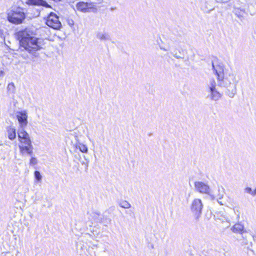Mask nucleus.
Here are the masks:
<instances>
[{
    "label": "nucleus",
    "mask_w": 256,
    "mask_h": 256,
    "mask_svg": "<svg viewBox=\"0 0 256 256\" xmlns=\"http://www.w3.org/2000/svg\"><path fill=\"white\" fill-rule=\"evenodd\" d=\"M33 35L34 32L28 28L18 32L20 46L29 53L34 54L36 51L42 48L44 44L42 38L35 37Z\"/></svg>",
    "instance_id": "nucleus-1"
},
{
    "label": "nucleus",
    "mask_w": 256,
    "mask_h": 256,
    "mask_svg": "<svg viewBox=\"0 0 256 256\" xmlns=\"http://www.w3.org/2000/svg\"><path fill=\"white\" fill-rule=\"evenodd\" d=\"M218 80L220 86L226 88V94L230 98H233L236 93V84L238 82L236 76L233 74H230L226 78L224 76V78Z\"/></svg>",
    "instance_id": "nucleus-2"
},
{
    "label": "nucleus",
    "mask_w": 256,
    "mask_h": 256,
    "mask_svg": "<svg viewBox=\"0 0 256 256\" xmlns=\"http://www.w3.org/2000/svg\"><path fill=\"white\" fill-rule=\"evenodd\" d=\"M24 18V13L21 8H18L10 10L8 14V20L10 22L14 24L22 23Z\"/></svg>",
    "instance_id": "nucleus-3"
},
{
    "label": "nucleus",
    "mask_w": 256,
    "mask_h": 256,
    "mask_svg": "<svg viewBox=\"0 0 256 256\" xmlns=\"http://www.w3.org/2000/svg\"><path fill=\"white\" fill-rule=\"evenodd\" d=\"M216 83L214 80H211L206 86L208 92V96L212 100H217L221 97V94L216 88Z\"/></svg>",
    "instance_id": "nucleus-4"
},
{
    "label": "nucleus",
    "mask_w": 256,
    "mask_h": 256,
    "mask_svg": "<svg viewBox=\"0 0 256 256\" xmlns=\"http://www.w3.org/2000/svg\"><path fill=\"white\" fill-rule=\"evenodd\" d=\"M16 116L18 121L20 128H25L28 124L27 110H23L16 112Z\"/></svg>",
    "instance_id": "nucleus-5"
},
{
    "label": "nucleus",
    "mask_w": 256,
    "mask_h": 256,
    "mask_svg": "<svg viewBox=\"0 0 256 256\" xmlns=\"http://www.w3.org/2000/svg\"><path fill=\"white\" fill-rule=\"evenodd\" d=\"M46 23L48 26L55 30L60 29L62 26L58 16L53 12L48 16Z\"/></svg>",
    "instance_id": "nucleus-6"
},
{
    "label": "nucleus",
    "mask_w": 256,
    "mask_h": 256,
    "mask_svg": "<svg viewBox=\"0 0 256 256\" xmlns=\"http://www.w3.org/2000/svg\"><path fill=\"white\" fill-rule=\"evenodd\" d=\"M202 206V200L199 198L194 199L192 202L191 210L197 219L201 214Z\"/></svg>",
    "instance_id": "nucleus-7"
},
{
    "label": "nucleus",
    "mask_w": 256,
    "mask_h": 256,
    "mask_svg": "<svg viewBox=\"0 0 256 256\" xmlns=\"http://www.w3.org/2000/svg\"><path fill=\"white\" fill-rule=\"evenodd\" d=\"M194 187L196 191L202 194H208L211 196L214 197V194L210 192V190L208 185L202 182H196Z\"/></svg>",
    "instance_id": "nucleus-8"
},
{
    "label": "nucleus",
    "mask_w": 256,
    "mask_h": 256,
    "mask_svg": "<svg viewBox=\"0 0 256 256\" xmlns=\"http://www.w3.org/2000/svg\"><path fill=\"white\" fill-rule=\"evenodd\" d=\"M76 9L82 12H89L92 9V4L84 2H80L76 4Z\"/></svg>",
    "instance_id": "nucleus-9"
},
{
    "label": "nucleus",
    "mask_w": 256,
    "mask_h": 256,
    "mask_svg": "<svg viewBox=\"0 0 256 256\" xmlns=\"http://www.w3.org/2000/svg\"><path fill=\"white\" fill-rule=\"evenodd\" d=\"M212 69L215 74L218 76V80H220L221 78H224V66L220 63H212Z\"/></svg>",
    "instance_id": "nucleus-10"
},
{
    "label": "nucleus",
    "mask_w": 256,
    "mask_h": 256,
    "mask_svg": "<svg viewBox=\"0 0 256 256\" xmlns=\"http://www.w3.org/2000/svg\"><path fill=\"white\" fill-rule=\"evenodd\" d=\"M20 152L22 155L28 154L32 155L33 152V146L32 144L19 145Z\"/></svg>",
    "instance_id": "nucleus-11"
},
{
    "label": "nucleus",
    "mask_w": 256,
    "mask_h": 256,
    "mask_svg": "<svg viewBox=\"0 0 256 256\" xmlns=\"http://www.w3.org/2000/svg\"><path fill=\"white\" fill-rule=\"evenodd\" d=\"M231 230L235 234H242L246 232L243 224L241 222L235 224L231 228Z\"/></svg>",
    "instance_id": "nucleus-12"
},
{
    "label": "nucleus",
    "mask_w": 256,
    "mask_h": 256,
    "mask_svg": "<svg viewBox=\"0 0 256 256\" xmlns=\"http://www.w3.org/2000/svg\"><path fill=\"white\" fill-rule=\"evenodd\" d=\"M27 4L32 6H42L46 8L50 7V6L43 0H28Z\"/></svg>",
    "instance_id": "nucleus-13"
},
{
    "label": "nucleus",
    "mask_w": 256,
    "mask_h": 256,
    "mask_svg": "<svg viewBox=\"0 0 256 256\" xmlns=\"http://www.w3.org/2000/svg\"><path fill=\"white\" fill-rule=\"evenodd\" d=\"M6 132L8 138L13 140L16 138V132L15 128L12 126H8L6 128Z\"/></svg>",
    "instance_id": "nucleus-14"
},
{
    "label": "nucleus",
    "mask_w": 256,
    "mask_h": 256,
    "mask_svg": "<svg viewBox=\"0 0 256 256\" xmlns=\"http://www.w3.org/2000/svg\"><path fill=\"white\" fill-rule=\"evenodd\" d=\"M76 146V148H78L82 153H87L88 152V146L78 140H77Z\"/></svg>",
    "instance_id": "nucleus-15"
},
{
    "label": "nucleus",
    "mask_w": 256,
    "mask_h": 256,
    "mask_svg": "<svg viewBox=\"0 0 256 256\" xmlns=\"http://www.w3.org/2000/svg\"><path fill=\"white\" fill-rule=\"evenodd\" d=\"M18 140L20 139H26V138L29 137L28 134L24 130V128H20L18 130Z\"/></svg>",
    "instance_id": "nucleus-16"
},
{
    "label": "nucleus",
    "mask_w": 256,
    "mask_h": 256,
    "mask_svg": "<svg viewBox=\"0 0 256 256\" xmlns=\"http://www.w3.org/2000/svg\"><path fill=\"white\" fill-rule=\"evenodd\" d=\"M220 188L223 190V188L222 187H220V186H218V190L219 192V193L217 194V195H215L214 194V196H212V198H214L216 197H218V202L220 204V205H224L225 204H224L222 200H221V199L224 196V192L223 190H222V193H220Z\"/></svg>",
    "instance_id": "nucleus-17"
},
{
    "label": "nucleus",
    "mask_w": 256,
    "mask_h": 256,
    "mask_svg": "<svg viewBox=\"0 0 256 256\" xmlns=\"http://www.w3.org/2000/svg\"><path fill=\"white\" fill-rule=\"evenodd\" d=\"M96 37L98 38L100 40H110V35L106 32H98L97 35Z\"/></svg>",
    "instance_id": "nucleus-18"
},
{
    "label": "nucleus",
    "mask_w": 256,
    "mask_h": 256,
    "mask_svg": "<svg viewBox=\"0 0 256 256\" xmlns=\"http://www.w3.org/2000/svg\"><path fill=\"white\" fill-rule=\"evenodd\" d=\"M8 92L9 94H14L16 92V86L14 82H12L7 86Z\"/></svg>",
    "instance_id": "nucleus-19"
},
{
    "label": "nucleus",
    "mask_w": 256,
    "mask_h": 256,
    "mask_svg": "<svg viewBox=\"0 0 256 256\" xmlns=\"http://www.w3.org/2000/svg\"><path fill=\"white\" fill-rule=\"evenodd\" d=\"M28 188L24 186H20L17 189L18 193L25 194L28 192Z\"/></svg>",
    "instance_id": "nucleus-20"
},
{
    "label": "nucleus",
    "mask_w": 256,
    "mask_h": 256,
    "mask_svg": "<svg viewBox=\"0 0 256 256\" xmlns=\"http://www.w3.org/2000/svg\"><path fill=\"white\" fill-rule=\"evenodd\" d=\"M118 205L121 208H129L131 207V204L126 200H122L120 202Z\"/></svg>",
    "instance_id": "nucleus-21"
},
{
    "label": "nucleus",
    "mask_w": 256,
    "mask_h": 256,
    "mask_svg": "<svg viewBox=\"0 0 256 256\" xmlns=\"http://www.w3.org/2000/svg\"><path fill=\"white\" fill-rule=\"evenodd\" d=\"M20 142V144L28 145L32 144V141L30 139V136L26 138V139L22 138L18 140Z\"/></svg>",
    "instance_id": "nucleus-22"
},
{
    "label": "nucleus",
    "mask_w": 256,
    "mask_h": 256,
    "mask_svg": "<svg viewBox=\"0 0 256 256\" xmlns=\"http://www.w3.org/2000/svg\"><path fill=\"white\" fill-rule=\"evenodd\" d=\"M34 177L38 182H41L42 180V176L39 171L34 172Z\"/></svg>",
    "instance_id": "nucleus-23"
},
{
    "label": "nucleus",
    "mask_w": 256,
    "mask_h": 256,
    "mask_svg": "<svg viewBox=\"0 0 256 256\" xmlns=\"http://www.w3.org/2000/svg\"><path fill=\"white\" fill-rule=\"evenodd\" d=\"M252 189L248 186H246L244 188V192L246 194H250L252 196Z\"/></svg>",
    "instance_id": "nucleus-24"
},
{
    "label": "nucleus",
    "mask_w": 256,
    "mask_h": 256,
    "mask_svg": "<svg viewBox=\"0 0 256 256\" xmlns=\"http://www.w3.org/2000/svg\"><path fill=\"white\" fill-rule=\"evenodd\" d=\"M37 163H38L37 159L35 157H32L30 160V164L35 165Z\"/></svg>",
    "instance_id": "nucleus-25"
},
{
    "label": "nucleus",
    "mask_w": 256,
    "mask_h": 256,
    "mask_svg": "<svg viewBox=\"0 0 256 256\" xmlns=\"http://www.w3.org/2000/svg\"><path fill=\"white\" fill-rule=\"evenodd\" d=\"M172 55L176 58H183L182 57L180 56L179 54H178V52H172Z\"/></svg>",
    "instance_id": "nucleus-26"
},
{
    "label": "nucleus",
    "mask_w": 256,
    "mask_h": 256,
    "mask_svg": "<svg viewBox=\"0 0 256 256\" xmlns=\"http://www.w3.org/2000/svg\"><path fill=\"white\" fill-rule=\"evenodd\" d=\"M94 220L97 222H102V217H96L95 218H94Z\"/></svg>",
    "instance_id": "nucleus-27"
},
{
    "label": "nucleus",
    "mask_w": 256,
    "mask_h": 256,
    "mask_svg": "<svg viewBox=\"0 0 256 256\" xmlns=\"http://www.w3.org/2000/svg\"><path fill=\"white\" fill-rule=\"evenodd\" d=\"M234 210V212H235L236 214V213H237V218H240V210Z\"/></svg>",
    "instance_id": "nucleus-28"
},
{
    "label": "nucleus",
    "mask_w": 256,
    "mask_h": 256,
    "mask_svg": "<svg viewBox=\"0 0 256 256\" xmlns=\"http://www.w3.org/2000/svg\"><path fill=\"white\" fill-rule=\"evenodd\" d=\"M252 196H256V188L254 190H252Z\"/></svg>",
    "instance_id": "nucleus-29"
},
{
    "label": "nucleus",
    "mask_w": 256,
    "mask_h": 256,
    "mask_svg": "<svg viewBox=\"0 0 256 256\" xmlns=\"http://www.w3.org/2000/svg\"><path fill=\"white\" fill-rule=\"evenodd\" d=\"M160 50H164V51H168V48H164L162 46H160Z\"/></svg>",
    "instance_id": "nucleus-30"
},
{
    "label": "nucleus",
    "mask_w": 256,
    "mask_h": 256,
    "mask_svg": "<svg viewBox=\"0 0 256 256\" xmlns=\"http://www.w3.org/2000/svg\"><path fill=\"white\" fill-rule=\"evenodd\" d=\"M3 36V30L0 28V36L2 37Z\"/></svg>",
    "instance_id": "nucleus-31"
},
{
    "label": "nucleus",
    "mask_w": 256,
    "mask_h": 256,
    "mask_svg": "<svg viewBox=\"0 0 256 256\" xmlns=\"http://www.w3.org/2000/svg\"><path fill=\"white\" fill-rule=\"evenodd\" d=\"M19 253H20V252L18 250V251L16 252V256H18V254Z\"/></svg>",
    "instance_id": "nucleus-32"
},
{
    "label": "nucleus",
    "mask_w": 256,
    "mask_h": 256,
    "mask_svg": "<svg viewBox=\"0 0 256 256\" xmlns=\"http://www.w3.org/2000/svg\"><path fill=\"white\" fill-rule=\"evenodd\" d=\"M3 144H0V146H2Z\"/></svg>",
    "instance_id": "nucleus-33"
}]
</instances>
